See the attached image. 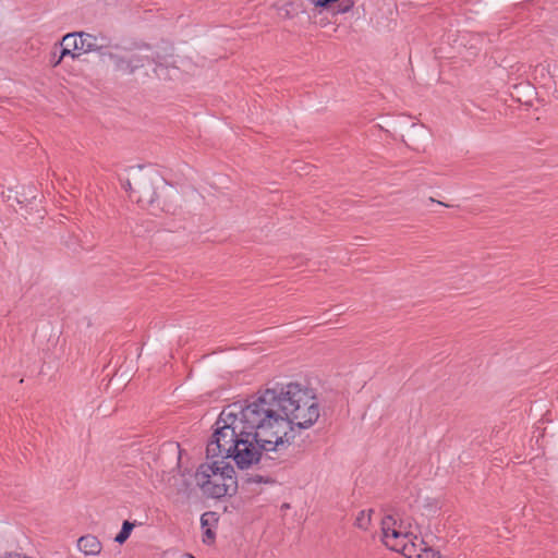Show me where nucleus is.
<instances>
[{
  "mask_svg": "<svg viewBox=\"0 0 558 558\" xmlns=\"http://www.w3.org/2000/svg\"><path fill=\"white\" fill-rule=\"evenodd\" d=\"M262 420V435L269 437L275 454L281 457L302 429L319 417V403L313 389L299 383L277 385L254 396Z\"/></svg>",
  "mask_w": 558,
  "mask_h": 558,
  "instance_id": "1",
  "label": "nucleus"
},
{
  "mask_svg": "<svg viewBox=\"0 0 558 558\" xmlns=\"http://www.w3.org/2000/svg\"><path fill=\"white\" fill-rule=\"evenodd\" d=\"M239 413L227 412L225 409L215 423V429L207 442L206 458H231L241 470L258 463L263 458L283 462L279 456H271L269 437L262 435V416L254 396L244 401V404L234 403Z\"/></svg>",
  "mask_w": 558,
  "mask_h": 558,
  "instance_id": "2",
  "label": "nucleus"
},
{
  "mask_svg": "<svg viewBox=\"0 0 558 558\" xmlns=\"http://www.w3.org/2000/svg\"><path fill=\"white\" fill-rule=\"evenodd\" d=\"M410 525L393 514H387L381 520V533L384 544L391 550L402 553L404 556L412 557L408 545L410 541Z\"/></svg>",
  "mask_w": 558,
  "mask_h": 558,
  "instance_id": "3",
  "label": "nucleus"
},
{
  "mask_svg": "<svg viewBox=\"0 0 558 558\" xmlns=\"http://www.w3.org/2000/svg\"><path fill=\"white\" fill-rule=\"evenodd\" d=\"M143 208L150 210L154 215L169 213L170 208L161 201V195L154 182L148 177H138L134 183L133 198Z\"/></svg>",
  "mask_w": 558,
  "mask_h": 558,
  "instance_id": "4",
  "label": "nucleus"
},
{
  "mask_svg": "<svg viewBox=\"0 0 558 558\" xmlns=\"http://www.w3.org/2000/svg\"><path fill=\"white\" fill-rule=\"evenodd\" d=\"M112 48L117 51L106 49L104 57H108L113 62L114 70L121 73L133 74L136 70L154 61L148 56H141L126 48L122 49L119 45H114Z\"/></svg>",
  "mask_w": 558,
  "mask_h": 558,
  "instance_id": "5",
  "label": "nucleus"
},
{
  "mask_svg": "<svg viewBox=\"0 0 558 558\" xmlns=\"http://www.w3.org/2000/svg\"><path fill=\"white\" fill-rule=\"evenodd\" d=\"M219 480L221 484H214L209 490L210 498H222L225 496H233L238 492V480L234 468L230 463H225L220 468Z\"/></svg>",
  "mask_w": 558,
  "mask_h": 558,
  "instance_id": "6",
  "label": "nucleus"
},
{
  "mask_svg": "<svg viewBox=\"0 0 558 558\" xmlns=\"http://www.w3.org/2000/svg\"><path fill=\"white\" fill-rule=\"evenodd\" d=\"M220 468L218 461H213L210 464L202 463L196 470L195 480L197 486H199L207 497H209L208 489H210L214 484H221V480H219Z\"/></svg>",
  "mask_w": 558,
  "mask_h": 558,
  "instance_id": "7",
  "label": "nucleus"
},
{
  "mask_svg": "<svg viewBox=\"0 0 558 558\" xmlns=\"http://www.w3.org/2000/svg\"><path fill=\"white\" fill-rule=\"evenodd\" d=\"M77 47L78 51L84 53L98 52L101 57L105 56L106 49H109V45L98 43V38L95 35L77 32Z\"/></svg>",
  "mask_w": 558,
  "mask_h": 558,
  "instance_id": "8",
  "label": "nucleus"
},
{
  "mask_svg": "<svg viewBox=\"0 0 558 558\" xmlns=\"http://www.w3.org/2000/svg\"><path fill=\"white\" fill-rule=\"evenodd\" d=\"M78 549L88 556L99 555L102 549L101 542L95 535H84L77 541Z\"/></svg>",
  "mask_w": 558,
  "mask_h": 558,
  "instance_id": "9",
  "label": "nucleus"
},
{
  "mask_svg": "<svg viewBox=\"0 0 558 558\" xmlns=\"http://www.w3.org/2000/svg\"><path fill=\"white\" fill-rule=\"evenodd\" d=\"M311 1L315 8L320 9V10H328L332 7V4L339 2L333 12V15L347 13L354 5L353 0H311Z\"/></svg>",
  "mask_w": 558,
  "mask_h": 558,
  "instance_id": "10",
  "label": "nucleus"
},
{
  "mask_svg": "<svg viewBox=\"0 0 558 558\" xmlns=\"http://www.w3.org/2000/svg\"><path fill=\"white\" fill-rule=\"evenodd\" d=\"M36 189L33 186L23 187V192H15V201L21 206L32 205L36 201Z\"/></svg>",
  "mask_w": 558,
  "mask_h": 558,
  "instance_id": "11",
  "label": "nucleus"
},
{
  "mask_svg": "<svg viewBox=\"0 0 558 558\" xmlns=\"http://www.w3.org/2000/svg\"><path fill=\"white\" fill-rule=\"evenodd\" d=\"M135 524H136L135 522L124 520L120 532L114 537V542H117L119 544H124L128 541V538L130 537Z\"/></svg>",
  "mask_w": 558,
  "mask_h": 558,
  "instance_id": "12",
  "label": "nucleus"
},
{
  "mask_svg": "<svg viewBox=\"0 0 558 558\" xmlns=\"http://www.w3.org/2000/svg\"><path fill=\"white\" fill-rule=\"evenodd\" d=\"M219 521V517L215 511H207L201 515L202 529L214 527L216 529Z\"/></svg>",
  "mask_w": 558,
  "mask_h": 558,
  "instance_id": "13",
  "label": "nucleus"
},
{
  "mask_svg": "<svg viewBox=\"0 0 558 558\" xmlns=\"http://www.w3.org/2000/svg\"><path fill=\"white\" fill-rule=\"evenodd\" d=\"M60 47L69 48L73 51H78L77 47V32L64 35L60 41Z\"/></svg>",
  "mask_w": 558,
  "mask_h": 558,
  "instance_id": "14",
  "label": "nucleus"
},
{
  "mask_svg": "<svg viewBox=\"0 0 558 558\" xmlns=\"http://www.w3.org/2000/svg\"><path fill=\"white\" fill-rule=\"evenodd\" d=\"M372 512H373V510H368L367 513L365 510L360 511L355 519V523H354L355 526H357L362 530H367L371 524V513Z\"/></svg>",
  "mask_w": 558,
  "mask_h": 558,
  "instance_id": "15",
  "label": "nucleus"
},
{
  "mask_svg": "<svg viewBox=\"0 0 558 558\" xmlns=\"http://www.w3.org/2000/svg\"><path fill=\"white\" fill-rule=\"evenodd\" d=\"M260 483H265V484H274L275 483V480H272L271 477L269 476H263V475H259V474H256V475H250L247 476L243 484H260Z\"/></svg>",
  "mask_w": 558,
  "mask_h": 558,
  "instance_id": "16",
  "label": "nucleus"
},
{
  "mask_svg": "<svg viewBox=\"0 0 558 558\" xmlns=\"http://www.w3.org/2000/svg\"><path fill=\"white\" fill-rule=\"evenodd\" d=\"M203 543L206 545H213L216 541V532L214 527L203 529Z\"/></svg>",
  "mask_w": 558,
  "mask_h": 558,
  "instance_id": "17",
  "label": "nucleus"
},
{
  "mask_svg": "<svg viewBox=\"0 0 558 558\" xmlns=\"http://www.w3.org/2000/svg\"><path fill=\"white\" fill-rule=\"evenodd\" d=\"M59 50V54H58V58L56 60V62H62V60L70 56L72 59H75L78 54H75V51L69 49V48H65V47H60V49L58 48Z\"/></svg>",
  "mask_w": 558,
  "mask_h": 558,
  "instance_id": "18",
  "label": "nucleus"
},
{
  "mask_svg": "<svg viewBox=\"0 0 558 558\" xmlns=\"http://www.w3.org/2000/svg\"><path fill=\"white\" fill-rule=\"evenodd\" d=\"M120 182H121V186L130 193V197L133 198V195H134V185L132 184V182L129 180V179H125V180H122L120 179Z\"/></svg>",
  "mask_w": 558,
  "mask_h": 558,
  "instance_id": "19",
  "label": "nucleus"
},
{
  "mask_svg": "<svg viewBox=\"0 0 558 558\" xmlns=\"http://www.w3.org/2000/svg\"><path fill=\"white\" fill-rule=\"evenodd\" d=\"M59 54L58 46L56 45L53 50L50 52L49 63L52 68L58 66L61 62H56Z\"/></svg>",
  "mask_w": 558,
  "mask_h": 558,
  "instance_id": "20",
  "label": "nucleus"
},
{
  "mask_svg": "<svg viewBox=\"0 0 558 558\" xmlns=\"http://www.w3.org/2000/svg\"><path fill=\"white\" fill-rule=\"evenodd\" d=\"M167 558H194V557L191 554L174 553L171 555V557H167Z\"/></svg>",
  "mask_w": 558,
  "mask_h": 558,
  "instance_id": "21",
  "label": "nucleus"
}]
</instances>
